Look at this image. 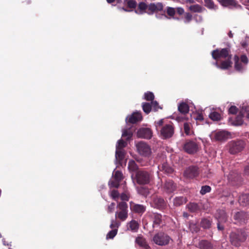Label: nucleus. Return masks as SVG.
<instances>
[{"instance_id":"nucleus-1","label":"nucleus","mask_w":249,"mask_h":249,"mask_svg":"<svg viewBox=\"0 0 249 249\" xmlns=\"http://www.w3.org/2000/svg\"><path fill=\"white\" fill-rule=\"evenodd\" d=\"M212 56L216 60L221 58L226 59V60H223L220 63L215 62L214 65L217 68L223 70H227L232 67V55L231 53L230 48L228 47L221 49H216L212 51Z\"/></svg>"},{"instance_id":"nucleus-2","label":"nucleus","mask_w":249,"mask_h":249,"mask_svg":"<svg viewBox=\"0 0 249 249\" xmlns=\"http://www.w3.org/2000/svg\"><path fill=\"white\" fill-rule=\"evenodd\" d=\"M163 5L161 2L151 3L147 5L144 2H140L138 5V8L135 10V12L138 15H142L146 13L148 15H153L162 11Z\"/></svg>"},{"instance_id":"nucleus-3","label":"nucleus","mask_w":249,"mask_h":249,"mask_svg":"<svg viewBox=\"0 0 249 249\" xmlns=\"http://www.w3.org/2000/svg\"><path fill=\"white\" fill-rule=\"evenodd\" d=\"M131 178L133 182H136L139 185H146L152 180L153 175L148 171L140 169L132 173Z\"/></svg>"},{"instance_id":"nucleus-4","label":"nucleus","mask_w":249,"mask_h":249,"mask_svg":"<svg viewBox=\"0 0 249 249\" xmlns=\"http://www.w3.org/2000/svg\"><path fill=\"white\" fill-rule=\"evenodd\" d=\"M248 234L242 229H236L231 231L229 235L231 244L236 247H240L247 240Z\"/></svg>"},{"instance_id":"nucleus-5","label":"nucleus","mask_w":249,"mask_h":249,"mask_svg":"<svg viewBox=\"0 0 249 249\" xmlns=\"http://www.w3.org/2000/svg\"><path fill=\"white\" fill-rule=\"evenodd\" d=\"M233 61L234 69L239 72H243L249 63L248 58L246 54H242L240 57L238 55H235Z\"/></svg>"},{"instance_id":"nucleus-6","label":"nucleus","mask_w":249,"mask_h":249,"mask_svg":"<svg viewBox=\"0 0 249 249\" xmlns=\"http://www.w3.org/2000/svg\"><path fill=\"white\" fill-rule=\"evenodd\" d=\"M171 240V238L167 234L160 231L153 236L152 241L157 245L164 246L168 245Z\"/></svg>"},{"instance_id":"nucleus-7","label":"nucleus","mask_w":249,"mask_h":249,"mask_svg":"<svg viewBox=\"0 0 249 249\" xmlns=\"http://www.w3.org/2000/svg\"><path fill=\"white\" fill-rule=\"evenodd\" d=\"M119 211L115 213V218L122 221H125L128 217V206L125 202H119L117 205Z\"/></svg>"},{"instance_id":"nucleus-8","label":"nucleus","mask_w":249,"mask_h":249,"mask_svg":"<svg viewBox=\"0 0 249 249\" xmlns=\"http://www.w3.org/2000/svg\"><path fill=\"white\" fill-rule=\"evenodd\" d=\"M245 142L242 140L231 141L228 143L229 152L235 154L241 152L245 147Z\"/></svg>"},{"instance_id":"nucleus-9","label":"nucleus","mask_w":249,"mask_h":249,"mask_svg":"<svg viewBox=\"0 0 249 249\" xmlns=\"http://www.w3.org/2000/svg\"><path fill=\"white\" fill-rule=\"evenodd\" d=\"M183 150L189 154H194L199 150V144L196 140H188L183 145Z\"/></svg>"},{"instance_id":"nucleus-10","label":"nucleus","mask_w":249,"mask_h":249,"mask_svg":"<svg viewBox=\"0 0 249 249\" xmlns=\"http://www.w3.org/2000/svg\"><path fill=\"white\" fill-rule=\"evenodd\" d=\"M138 152L143 157H149L151 154L150 146L145 142L140 141L136 144Z\"/></svg>"},{"instance_id":"nucleus-11","label":"nucleus","mask_w":249,"mask_h":249,"mask_svg":"<svg viewBox=\"0 0 249 249\" xmlns=\"http://www.w3.org/2000/svg\"><path fill=\"white\" fill-rule=\"evenodd\" d=\"M160 135L165 139L172 137L174 133V127L172 123L164 125L161 128Z\"/></svg>"},{"instance_id":"nucleus-12","label":"nucleus","mask_w":249,"mask_h":249,"mask_svg":"<svg viewBox=\"0 0 249 249\" xmlns=\"http://www.w3.org/2000/svg\"><path fill=\"white\" fill-rule=\"evenodd\" d=\"M228 179L229 183L233 186L240 185L243 181L241 175L234 171L230 173L228 176Z\"/></svg>"},{"instance_id":"nucleus-13","label":"nucleus","mask_w":249,"mask_h":249,"mask_svg":"<svg viewBox=\"0 0 249 249\" xmlns=\"http://www.w3.org/2000/svg\"><path fill=\"white\" fill-rule=\"evenodd\" d=\"M148 216L153 222V228H158L162 223V216L160 213H149Z\"/></svg>"},{"instance_id":"nucleus-14","label":"nucleus","mask_w":249,"mask_h":249,"mask_svg":"<svg viewBox=\"0 0 249 249\" xmlns=\"http://www.w3.org/2000/svg\"><path fill=\"white\" fill-rule=\"evenodd\" d=\"M199 169L197 166H190L184 172V176L188 178H194L198 176Z\"/></svg>"},{"instance_id":"nucleus-15","label":"nucleus","mask_w":249,"mask_h":249,"mask_svg":"<svg viewBox=\"0 0 249 249\" xmlns=\"http://www.w3.org/2000/svg\"><path fill=\"white\" fill-rule=\"evenodd\" d=\"M248 111H249V107L247 106H243L239 114L235 118V120L232 123V124L234 125H241L243 124V117L245 112Z\"/></svg>"},{"instance_id":"nucleus-16","label":"nucleus","mask_w":249,"mask_h":249,"mask_svg":"<svg viewBox=\"0 0 249 249\" xmlns=\"http://www.w3.org/2000/svg\"><path fill=\"white\" fill-rule=\"evenodd\" d=\"M142 119V116L141 111H136L133 112L131 115L128 116L126 118V122L130 124H136Z\"/></svg>"},{"instance_id":"nucleus-17","label":"nucleus","mask_w":249,"mask_h":249,"mask_svg":"<svg viewBox=\"0 0 249 249\" xmlns=\"http://www.w3.org/2000/svg\"><path fill=\"white\" fill-rule=\"evenodd\" d=\"M137 136L140 138L150 139L152 137V131L150 128L142 127L138 130Z\"/></svg>"},{"instance_id":"nucleus-18","label":"nucleus","mask_w":249,"mask_h":249,"mask_svg":"<svg viewBox=\"0 0 249 249\" xmlns=\"http://www.w3.org/2000/svg\"><path fill=\"white\" fill-rule=\"evenodd\" d=\"M130 209L133 213L142 215L146 211V206L131 202L130 203Z\"/></svg>"},{"instance_id":"nucleus-19","label":"nucleus","mask_w":249,"mask_h":249,"mask_svg":"<svg viewBox=\"0 0 249 249\" xmlns=\"http://www.w3.org/2000/svg\"><path fill=\"white\" fill-rule=\"evenodd\" d=\"M233 218L240 224H245L248 221V214L243 211L238 212L234 214Z\"/></svg>"},{"instance_id":"nucleus-20","label":"nucleus","mask_w":249,"mask_h":249,"mask_svg":"<svg viewBox=\"0 0 249 249\" xmlns=\"http://www.w3.org/2000/svg\"><path fill=\"white\" fill-rule=\"evenodd\" d=\"M231 133L225 130L216 132L214 134V139L216 141H224L230 138Z\"/></svg>"},{"instance_id":"nucleus-21","label":"nucleus","mask_w":249,"mask_h":249,"mask_svg":"<svg viewBox=\"0 0 249 249\" xmlns=\"http://www.w3.org/2000/svg\"><path fill=\"white\" fill-rule=\"evenodd\" d=\"M219 2L223 7H227L231 9L241 7L236 0H220Z\"/></svg>"},{"instance_id":"nucleus-22","label":"nucleus","mask_w":249,"mask_h":249,"mask_svg":"<svg viewBox=\"0 0 249 249\" xmlns=\"http://www.w3.org/2000/svg\"><path fill=\"white\" fill-rule=\"evenodd\" d=\"M152 204L154 208L160 210L165 208L166 205L163 198L157 196L153 198Z\"/></svg>"},{"instance_id":"nucleus-23","label":"nucleus","mask_w":249,"mask_h":249,"mask_svg":"<svg viewBox=\"0 0 249 249\" xmlns=\"http://www.w3.org/2000/svg\"><path fill=\"white\" fill-rule=\"evenodd\" d=\"M135 243L143 249H150L145 238L142 235L139 234L135 239Z\"/></svg>"},{"instance_id":"nucleus-24","label":"nucleus","mask_w":249,"mask_h":249,"mask_svg":"<svg viewBox=\"0 0 249 249\" xmlns=\"http://www.w3.org/2000/svg\"><path fill=\"white\" fill-rule=\"evenodd\" d=\"M164 190L168 193H173L177 188L176 184L172 180H166L163 185Z\"/></svg>"},{"instance_id":"nucleus-25","label":"nucleus","mask_w":249,"mask_h":249,"mask_svg":"<svg viewBox=\"0 0 249 249\" xmlns=\"http://www.w3.org/2000/svg\"><path fill=\"white\" fill-rule=\"evenodd\" d=\"M198 247L200 249H216V246L207 240H200L198 243Z\"/></svg>"},{"instance_id":"nucleus-26","label":"nucleus","mask_w":249,"mask_h":249,"mask_svg":"<svg viewBox=\"0 0 249 249\" xmlns=\"http://www.w3.org/2000/svg\"><path fill=\"white\" fill-rule=\"evenodd\" d=\"M215 218L219 222L225 223L227 220V216L223 210H218L215 213Z\"/></svg>"},{"instance_id":"nucleus-27","label":"nucleus","mask_w":249,"mask_h":249,"mask_svg":"<svg viewBox=\"0 0 249 249\" xmlns=\"http://www.w3.org/2000/svg\"><path fill=\"white\" fill-rule=\"evenodd\" d=\"M188 201L186 197L181 196H176L173 199V204L176 207H179L185 204Z\"/></svg>"},{"instance_id":"nucleus-28","label":"nucleus","mask_w":249,"mask_h":249,"mask_svg":"<svg viewBox=\"0 0 249 249\" xmlns=\"http://www.w3.org/2000/svg\"><path fill=\"white\" fill-rule=\"evenodd\" d=\"M188 211L191 213H197L200 211L201 206L199 204L195 202H190L186 205Z\"/></svg>"},{"instance_id":"nucleus-29","label":"nucleus","mask_w":249,"mask_h":249,"mask_svg":"<svg viewBox=\"0 0 249 249\" xmlns=\"http://www.w3.org/2000/svg\"><path fill=\"white\" fill-rule=\"evenodd\" d=\"M240 205L245 206L249 205V194H242L240 196L238 199Z\"/></svg>"},{"instance_id":"nucleus-30","label":"nucleus","mask_w":249,"mask_h":249,"mask_svg":"<svg viewBox=\"0 0 249 249\" xmlns=\"http://www.w3.org/2000/svg\"><path fill=\"white\" fill-rule=\"evenodd\" d=\"M139 228V224L138 222L135 220H132L127 224V229L133 232H137Z\"/></svg>"},{"instance_id":"nucleus-31","label":"nucleus","mask_w":249,"mask_h":249,"mask_svg":"<svg viewBox=\"0 0 249 249\" xmlns=\"http://www.w3.org/2000/svg\"><path fill=\"white\" fill-rule=\"evenodd\" d=\"M178 110L181 113L186 114L188 113L189 111V107L187 103L182 102L178 106Z\"/></svg>"},{"instance_id":"nucleus-32","label":"nucleus","mask_w":249,"mask_h":249,"mask_svg":"<svg viewBox=\"0 0 249 249\" xmlns=\"http://www.w3.org/2000/svg\"><path fill=\"white\" fill-rule=\"evenodd\" d=\"M212 223L211 219L207 218H203L200 222V226L203 229H207L211 228Z\"/></svg>"},{"instance_id":"nucleus-33","label":"nucleus","mask_w":249,"mask_h":249,"mask_svg":"<svg viewBox=\"0 0 249 249\" xmlns=\"http://www.w3.org/2000/svg\"><path fill=\"white\" fill-rule=\"evenodd\" d=\"M159 169L167 174H171L173 172V169L166 163L159 166Z\"/></svg>"},{"instance_id":"nucleus-34","label":"nucleus","mask_w":249,"mask_h":249,"mask_svg":"<svg viewBox=\"0 0 249 249\" xmlns=\"http://www.w3.org/2000/svg\"><path fill=\"white\" fill-rule=\"evenodd\" d=\"M189 10L193 12L201 13L205 9L198 4L192 5L189 7Z\"/></svg>"},{"instance_id":"nucleus-35","label":"nucleus","mask_w":249,"mask_h":249,"mask_svg":"<svg viewBox=\"0 0 249 249\" xmlns=\"http://www.w3.org/2000/svg\"><path fill=\"white\" fill-rule=\"evenodd\" d=\"M128 168L130 171L136 172V171L139 170L138 166L136 162L133 160H130L128 163Z\"/></svg>"},{"instance_id":"nucleus-36","label":"nucleus","mask_w":249,"mask_h":249,"mask_svg":"<svg viewBox=\"0 0 249 249\" xmlns=\"http://www.w3.org/2000/svg\"><path fill=\"white\" fill-rule=\"evenodd\" d=\"M125 152L124 150L116 149L115 158L118 161H122L124 158Z\"/></svg>"},{"instance_id":"nucleus-37","label":"nucleus","mask_w":249,"mask_h":249,"mask_svg":"<svg viewBox=\"0 0 249 249\" xmlns=\"http://www.w3.org/2000/svg\"><path fill=\"white\" fill-rule=\"evenodd\" d=\"M205 6L209 9L216 10L218 9L217 5H215L213 0H204Z\"/></svg>"},{"instance_id":"nucleus-38","label":"nucleus","mask_w":249,"mask_h":249,"mask_svg":"<svg viewBox=\"0 0 249 249\" xmlns=\"http://www.w3.org/2000/svg\"><path fill=\"white\" fill-rule=\"evenodd\" d=\"M142 107L143 112L146 114H148L152 109L151 105L149 103L143 102Z\"/></svg>"},{"instance_id":"nucleus-39","label":"nucleus","mask_w":249,"mask_h":249,"mask_svg":"<svg viewBox=\"0 0 249 249\" xmlns=\"http://www.w3.org/2000/svg\"><path fill=\"white\" fill-rule=\"evenodd\" d=\"M209 117L213 121H218L221 119L220 114L216 111L211 112L209 114Z\"/></svg>"},{"instance_id":"nucleus-40","label":"nucleus","mask_w":249,"mask_h":249,"mask_svg":"<svg viewBox=\"0 0 249 249\" xmlns=\"http://www.w3.org/2000/svg\"><path fill=\"white\" fill-rule=\"evenodd\" d=\"M124 3L126 5L127 7L130 9H136L137 5L135 0H124Z\"/></svg>"},{"instance_id":"nucleus-41","label":"nucleus","mask_w":249,"mask_h":249,"mask_svg":"<svg viewBox=\"0 0 249 249\" xmlns=\"http://www.w3.org/2000/svg\"><path fill=\"white\" fill-rule=\"evenodd\" d=\"M138 193L144 196H147L149 194V190L147 188L144 187H139L137 188Z\"/></svg>"},{"instance_id":"nucleus-42","label":"nucleus","mask_w":249,"mask_h":249,"mask_svg":"<svg viewBox=\"0 0 249 249\" xmlns=\"http://www.w3.org/2000/svg\"><path fill=\"white\" fill-rule=\"evenodd\" d=\"M155 96L153 92L147 91L144 94L143 99L146 101L152 102L154 99Z\"/></svg>"},{"instance_id":"nucleus-43","label":"nucleus","mask_w":249,"mask_h":249,"mask_svg":"<svg viewBox=\"0 0 249 249\" xmlns=\"http://www.w3.org/2000/svg\"><path fill=\"white\" fill-rule=\"evenodd\" d=\"M184 133L187 135H191L193 131L191 130V124L188 123H185L183 124Z\"/></svg>"},{"instance_id":"nucleus-44","label":"nucleus","mask_w":249,"mask_h":249,"mask_svg":"<svg viewBox=\"0 0 249 249\" xmlns=\"http://www.w3.org/2000/svg\"><path fill=\"white\" fill-rule=\"evenodd\" d=\"M118 232V230L116 229H112L110 231H109L107 235L106 238L107 239H113L117 234Z\"/></svg>"},{"instance_id":"nucleus-45","label":"nucleus","mask_w":249,"mask_h":249,"mask_svg":"<svg viewBox=\"0 0 249 249\" xmlns=\"http://www.w3.org/2000/svg\"><path fill=\"white\" fill-rule=\"evenodd\" d=\"M120 226V222L117 221L116 220L112 219L111 220V224L110 225V228L112 229H116L118 230V228Z\"/></svg>"},{"instance_id":"nucleus-46","label":"nucleus","mask_w":249,"mask_h":249,"mask_svg":"<svg viewBox=\"0 0 249 249\" xmlns=\"http://www.w3.org/2000/svg\"><path fill=\"white\" fill-rule=\"evenodd\" d=\"M126 143L123 140H120L118 141L116 145V149L123 150V148L126 146Z\"/></svg>"},{"instance_id":"nucleus-47","label":"nucleus","mask_w":249,"mask_h":249,"mask_svg":"<svg viewBox=\"0 0 249 249\" xmlns=\"http://www.w3.org/2000/svg\"><path fill=\"white\" fill-rule=\"evenodd\" d=\"M211 190V188L210 186H208V185L203 186L201 187V189L200 191V193L201 195H204L207 193L210 192Z\"/></svg>"},{"instance_id":"nucleus-48","label":"nucleus","mask_w":249,"mask_h":249,"mask_svg":"<svg viewBox=\"0 0 249 249\" xmlns=\"http://www.w3.org/2000/svg\"><path fill=\"white\" fill-rule=\"evenodd\" d=\"M152 107V109L154 111H157L159 109H161L162 108L159 106V103L156 101H153L150 103Z\"/></svg>"},{"instance_id":"nucleus-49","label":"nucleus","mask_w":249,"mask_h":249,"mask_svg":"<svg viewBox=\"0 0 249 249\" xmlns=\"http://www.w3.org/2000/svg\"><path fill=\"white\" fill-rule=\"evenodd\" d=\"M114 178L116 181H121L123 178V174L120 171H116L115 172Z\"/></svg>"},{"instance_id":"nucleus-50","label":"nucleus","mask_w":249,"mask_h":249,"mask_svg":"<svg viewBox=\"0 0 249 249\" xmlns=\"http://www.w3.org/2000/svg\"><path fill=\"white\" fill-rule=\"evenodd\" d=\"M132 135H133V134L130 131L125 129L124 130V131L123 132L122 137H127L126 140H128L132 137Z\"/></svg>"},{"instance_id":"nucleus-51","label":"nucleus","mask_w":249,"mask_h":249,"mask_svg":"<svg viewBox=\"0 0 249 249\" xmlns=\"http://www.w3.org/2000/svg\"><path fill=\"white\" fill-rule=\"evenodd\" d=\"M163 119H160L158 122H155V125L157 130H161V128L163 126Z\"/></svg>"},{"instance_id":"nucleus-52","label":"nucleus","mask_w":249,"mask_h":249,"mask_svg":"<svg viewBox=\"0 0 249 249\" xmlns=\"http://www.w3.org/2000/svg\"><path fill=\"white\" fill-rule=\"evenodd\" d=\"M176 13V10L174 8L168 7L167 8V14L170 17H173Z\"/></svg>"},{"instance_id":"nucleus-53","label":"nucleus","mask_w":249,"mask_h":249,"mask_svg":"<svg viewBox=\"0 0 249 249\" xmlns=\"http://www.w3.org/2000/svg\"><path fill=\"white\" fill-rule=\"evenodd\" d=\"M111 196L113 199L116 200L119 196V193L117 190H113L111 192Z\"/></svg>"},{"instance_id":"nucleus-54","label":"nucleus","mask_w":249,"mask_h":249,"mask_svg":"<svg viewBox=\"0 0 249 249\" xmlns=\"http://www.w3.org/2000/svg\"><path fill=\"white\" fill-rule=\"evenodd\" d=\"M190 229L192 232H197L199 231V227L195 224H191L190 225Z\"/></svg>"},{"instance_id":"nucleus-55","label":"nucleus","mask_w":249,"mask_h":249,"mask_svg":"<svg viewBox=\"0 0 249 249\" xmlns=\"http://www.w3.org/2000/svg\"><path fill=\"white\" fill-rule=\"evenodd\" d=\"M192 19V15L190 13H186L185 15L184 22L186 23H189Z\"/></svg>"},{"instance_id":"nucleus-56","label":"nucleus","mask_w":249,"mask_h":249,"mask_svg":"<svg viewBox=\"0 0 249 249\" xmlns=\"http://www.w3.org/2000/svg\"><path fill=\"white\" fill-rule=\"evenodd\" d=\"M238 111V108L234 106H231L229 109V113L232 114H235Z\"/></svg>"},{"instance_id":"nucleus-57","label":"nucleus","mask_w":249,"mask_h":249,"mask_svg":"<svg viewBox=\"0 0 249 249\" xmlns=\"http://www.w3.org/2000/svg\"><path fill=\"white\" fill-rule=\"evenodd\" d=\"M115 203L114 202H112L108 206V208H107V212L108 213H111L113 212V211H114V207H115Z\"/></svg>"},{"instance_id":"nucleus-58","label":"nucleus","mask_w":249,"mask_h":249,"mask_svg":"<svg viewBox=\"0 0 249 249\" xmlns=\"http://www.w3.org/2000/svg\"><path fill=\"white\" fill-rule=\"evenodd\" d=\"M120 197L122 200H124V201H128L129 200V198L128 196L125 193H122Z\"/></svg>"},{"instance_id":"nucleus-59","label":"nucleus","mask_w":249,"mask_h":249,"mask_svg":"<svg viewBox=\"0 0 249 249\" xmlns=\"http://www.w3.org/2000/svg\"><path fill=\"white\" fill-rule=\"evenodd\" d=\"M120 181H118L115 180V181H112L111 183V186L115 187L116 188H118L119 187Z\"/></svg>"},{"instance_id":"nucleus-60","label":"nucleus","mask_w":249,"mask_h":249,"mask_svg":"<svg viewBox=\"0 0 249 249\" xmlns=\"http://www.w3.org/2000/svg\"><path fill=\"white\" fill-rule=\"evenodd\" d=\"M244 174L245 176H249V165L245 166Z\"/></svg>"},{"instance_id":"nucleus-61","label":"nucleus","mask_w":249,"mask_h":249,"mask_svg":"<svg viewBox=\"0 0 249 249\" xmlns=\"http://www.w3.org/2000/svg\"><path fill=\"white\" fill-rule=\"evenodd\" d=\"M177 12L179 15H182L184 13V9L181 7L177 8Z\"/></svg>"},{"instance_id":"nucleus-62","label":"nucleus","mask_w":249,"mask_h":249,"mask_svg":"<svg viewBox=\"0 0 249 249\" xmlns=\"http://www.w3.org/2000/svg\"><path fill=\"white\" fill-rule=\"evenodd\" d=\"M195 119L198 121H203L204 119L203 115L201 113L197 114Z\"/></svg>"},{"instance_id":"nucleus-63","label":"nucleus","mask_w":249,"mask_h":249,"mask_svg":"<svg viewBox=\"0 0 249 249\" xmlns=\"http://www.w3.org/2000/svg\"><path fill=\"white\" fill-rule=\"evenodd\" d=\"M223 223L222 222H217V229L219 231H223L224 229V227L221 224Z\"/></svg>"},{"instance_id":"nucleus-64","label":"nucleus","mask_w":249,"mask_h":249,"mask_svg":"<svg viewBox=\"0 0 249 249\" xmlns=\"http://www.w3.org/2000/svg\"><path fill=\"white\" fill-rule=\"evenodd\" d=\"M115 1V0H107V1L108 3H113V2H114Z\"/></svg>"}]
</instances>
